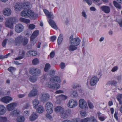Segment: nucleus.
Listing matches in <instances>:
<instances>
[{"label":"nucleus","instance_id":"16","mask_svg":"<svg viewBox=\"0 0 122 122\" xmlns=\"http://www.w3.org/2000/svg\"><path fill=\"white\" fill-rule=\"evenodd\" d=\"M12 98L10 97L6 96L4 97L1 99L2 102L6 103H8L12 101Z\"/></svg>","mask_w":122,"mask_h":122},{"label":"nucleus","instance_id":"49","mask_svg":"<svg viewBox=\"0 0 122 122\" xmlns=\"http://www.w3.org/2000/svg\"><path fill=\"white\" fill-rule=\"evenodd\" d=\"M7 40V39H5L3 41L2 44V45L3 47H4L5 46L6 44Z\"/></svg>","mask_w":122,"mask_h":122},{"label":"nucleus","instance_id":"10","mask_svg":"<svg viewBox=\"0 0 122 122\" xmlns=\"http://www.w3.org/2000/svg\"><path fill=\"white\" fill-rule=\"evenodd\" d=\"M71 113L70 110H67L65 111L63 110V112H61L60 114L61 118L65 119L67 118L68 116L71 114Z\"/></svg>","mask_w":122,"mask_h":122},{"label":"nucleus","instance_id":"45","mask_svg":"<svg viewBox=\"0 0 122 122\" xmlns=\"http://www.w3.org/2000/svg\"><path fill=\"white\" fill-rule=\"evenodd\" d=\"M122 98V94H119L118 95L117 97V100L119 101V102H121V99Z\"/></svg>","mask_w":122,"mask_h":122},{"label":"nucleus","instance_id":"42","mask_svg":"<svg viewBox=\"0 0 122 122\" xmlns=\"http://www.w3.org/2000/svg\"><path fill=\"white\" fill-rule=\"evenodd\" d=\"M39 62L38 59L37 58L34 59L32 61L33 64L34 65H36L38 64Z\"/></svg>","mask_w":122,"mask_h":122},{"label":"nucleus","instance_id":"20","mask_svg":"<svg viewBox=\"0 0 122 122\" xmlns=\"http://www.w3.org/2000/svg\"><path fill=\"white\" fill-rule=\"evenodd\" d=\"M64 110V108L60 106L56 107L55 109V112L56 113H59L60 114L61 112H63Z\"/></svg>","mask_w":122,"mask_h":122},{"label":"nucleus","instance_id":"27","mask_svg":"<svg viewBox=\"0 0 122 122\" xmlns=\"http://www.w3.org/2000/svg\"><path fill=\"white\" fill-rule=\"evenodd\" d=\"M37 117V115L36 114L34 113L30 116L29 119L30 121H33L36 120Z\"/></svg>","mask_w":122,"mask_h":122},{"label":"nucleus","instance_id":"53","mask_svg":"<svg viewBox=\"0 0 122 122\" xmlns=\"http://www.w3.org/2000/svg\"><path fill=\"white\" fill-rule=\"evenodd\" d=\"M65 63L63 62H61L60 64V67L61 69H64L65 67Z\"/></svg>","mask_w":122,"mask_h":122},{"label":"nucleus","instance_id":"44","mask_svg":"<svg viewBox=\"0 0 122 122\" xmlns=\"http://www.w3.org/2000/svg\"><path fill=\"white\" fill-rule=\"evenodd\" d=\"M7 119L5 117H0V122H6Z\"/></svg>","mask_w":122,"mask_h":122},{"label":"nucleus","instance_id":"60","mask_svg":"<svg viewBox=\"0 0 122 122\" xmlns=\"http://www.w3.org/2000/svg\"><path fill=\"white\" fill-rule=\"evenodd\" d=\"M55 53L54 52H52L50 54V56L51 58H53L54 56Z\"/></svg>","mask_w":122,"mask_h":122},{"label":"nucleus","instance_id":"19","mask_svg":"<svg viewBox=\"0 0 122 122\" xmlns=\"http://www.w3.org/2000/svg\"><path fill=\"white\" fill-rule=\"evenodd\" d=\"M39 31L38 30L34 31L32 35L30 37V40L31 41H33L37 37L38 35Z\"/></svg>","mask_w":122,"mask_h":122},{"label":"nucleus","instance_id":"25","mask_svg":"<svg viewBox=\"0 0 122 122\" xmlns=\"http://www.w3.org/2000/svg\"><path fill=\"white\" fill-rule=\"evenodd\" d=\"M32 102L34 108H36L37 107L39 103V101L37 99H35L32 101Z\"/></svg>","mask_w":122,"mask_h":122},{"label":"nucleus","instance_id":"62","mask_svg":"<svg viewBox=\"0 0 122 122\" xmlns=\"http://www.w3.org/2000/svg\"><path fill=\"white\" fill-rule=\"evenodd\" d=\"M92 121L91 122H97L96 119H95L93 117H90V120Z\"/></svg>","mask_w":122,"mask_h":122},{"label":"nucleus","instance_id":"26","mask_svg":"<svg viewBox=\"0 0 122 122\" xmlns=\"http://www.w3.org/2000/svg\"><path fill=\"white\" fill-rule=\"evenodd\" d=\"M15 11H20L22 8H23V7L22 6L20 3H18L16 4L15 6Z\"/></svg>","mask_w":122,"mask_h":122},{"label":"nucleus","instance_id":"12","mask_svg":"<svg viewBox=\"0 0 122 122\" xmlns=\"http://www.w3.org/2000/svg\"><path fill=\"white\" fill-rule=\"evenodd\" d=\"M23 37L21 35L15 38V43L17 46H20L21 44V42L23 39Z\"/></svg>","mask_w":122,"mask_h":122},{"label":"nucleus","instance_id":"3","mask_svg":"<svg viewBox=\"0 0 122 122\" xmlns=\"http://www.w3.org/2000/svg\"><path fill=\"white\" fill-rule=\"evenodd\" d=\"M53 105L51 102H48L46 103L45 108L46 111L48 113L51 114L53 112Z\"/></svg>","mask_w":122,"mask_h":122},{"label":"nucleus","instance_id":"39","mask_svg":"<svg viewBox=\"0 0 122 122\" xmlns=\"http://www.w3.org/2000/svg\"><path fill=\"white\" fill-rule=\"evenodd\" d=\"M90 120V117H86L81 119L80 122H88Z\"/></svg>","mask_w":122,"mask_h":122},{"label":"nucleus","instance_id":"35","mask_svg":"<svg viewBox=\"0 0 122 122\" xmlns=\"http://www.w3.org/2000/svg\"><path fill=\"white\" fill-rule=\"evenodd\" d=\"M28 52L29 53L30 55L33 56H35L37 55V52L33 50H30L28 51Z\"/></svg>","mask_w":122,"mask_h":122},{"label":"nucleus","instance_id":"48","mask_svg":"<svg viewBox=\"0 0 122 122\" xmlns=\"http://www.w3.org/2000/svg\"><path fill=\"white\" fill-rule=\"evenodd\" d=\"M30 105L29 103H26L24 106L23 109V110L25 109H27L29 108L30 107Z\"/></svg>","mask_w":122,"mask_h":122},{"label":"nucleus","instance_id":"46","mask_svg":"<svg viewBox=\"0 0 122 122\" xmlns=\"http://www.w3.org/2000/svg\"><path fill=\"white\" fill-rule=\"evenodd\" d=\"M25 54V52L22 51H20L19 54V56H23V58L24 57Z\"/></svg>","mask_w":122,"mask_h":122},{"label":"nucleus","instance_id":"23","mask_svg":"<svg viewBox=\"0 0 122 122\" xmlns=\"http://www.w3.org/2000/svg\"><path fill=\"white\" fill-rule=\"evenodd\" d=\"M20 112V111L19 110L16 109L11 112L10 115L13 117H17L19 115Z\"/></svg>","mask_w":122,"mask_h":122},{"label":"nucleus","instance_id":"31","mask_svg":"<svg viewBox=\"0 0 122 122\" xmlns=\"http://www.w3.org/2000/svg\"><path fill=\"white\" fill-rule=\"evenodd\" d=\"M19 20L20 21L27 24L28 23L30 22V20H29L22 17L20 18Z\"/></svg>","mask_w":122,"mask_h":122},{"label":"nucleus","instance_id":"36","mask_svg":"<svg viewBox=\"0 0 122 122\" xmlns=\"http://www.w3.org/2000/svg\"><path fill=\"white\" fill-rule=\"evenodd\" d=\"M117 81L115 80H113L112 81H109L108 82V84L112 86L114 85L115 86L117 84Z\"/></svg>","mask_w":122,"mask_h":122},{"label":"nucleus","instance_id":"38","mask_svg":"<svg viewBox=\"0 0 122 122\" xmlns=\"http://www.w3.org/2000/svg\"><path fill=\"white\" fill-rule=\"evenodd\" d=\"M37 79V78L36 77L32 76L30 78L29 80L31 82H35L36 81Z\"/></svg>","mask_w":122,"mask_h":122},{"label":"nucleus","instance_id":"5","mask_svg":"<svg viewBox=\"0 0 122 122\" xmlns=\"http://www.w3.org/2000/svg\"><path fill=\"white\" fill-rule=\"evenodd\" d=\"M70 42L72 44L76 46H78L80 44V40L78 38H73L72 36H71L70 38Z\"/></svg>","mask_w":122,"mask_h":122},{"label":"nucleus","instance_id":"8","mask_svg":"<svg viewBox=\"0 0 122 122\" xmlns=\"http://www.w3.org/2000/svg\"><path fill=\"white\" fill-rule=\"evenodd\" d=\"M24 28V26L21 24H18L16 25L15 27V31L17 33H20L23 31Z\"/></svg>","mask_w":122,"mask_h":122},{"label":"nucleus","instance_id":"32","mask_svg":"<svg viewBox=\"0 0 122 122\" xmlns=\"http://www.w3.org/2000/svg\"><path fill=\"white\" fill-rule=\"evenodd\" d=\"M44 108L41 106H39L37 110V111L39 113H41L43 112L44 111Z\"/></svg>","mask_w":122,"mask_h":122},{"label":"nucleus","instance_id":"58","mask_svg":"<svg viewBox=\"0 0 122 122\" xmlns=\"http://www.w3.org/2000/svg\"><path fill=\"white\" fill-rule=\"evenodd\" d=\"M84 1H85L88 4L90 5L92 4V1L90 0H83Z\"/></svg>","mask_w":122,"mask_h":122},{"label":"nucleus","instance_id":"59","mask_svg":"<svg viewBox=\"0 0 122 122\" xmlns=\"http://www.w3.org/2000/svg\"><path fill=\"white\" fill-rule=\"evenodd\" d=\"M56 39V37L55 36H51V40L53 42Z\"/></svg>","mask_w":122,"mask_h":122},{"label":"nucleus","instance_id":"40","mask_svg":"<svg viewBox=\"0 0 122 122\" xmlns=\"http://www.w3.org/2000/svg\"><path fill=\"white\" fill-rule=\"evenodd\" d=\"M51 67V66L50 64L48 63H46L45 65L44 68V71L46 72L48 71L49 69Z\"/></svg>","mask_w":122,"mask_h":122},{"label":"nucleus","instance_id":"7","mask_svg":"<svg viewBox=\"0 0 122 122\" xmlns=\"http://www.w3.org/2000/svg\"><path fill=\"white\" fill-rule=\"evenodd\" d=\"M79 107L81 108L85 109L88 108L87 103L86 101L83 99H81L79 100Z\"/></svg>","mask_w":122,"mask_h":122},{"label":"nucleus","instance_id":"37","mask_svg":"<svg viewBox=\"0 0 122 122\" xmlns=\"http://www.w3.org/2000/svg\"><path fill=\"white\" fill-rule=\"evenodd\" d=\"M71 95L74 97H76L78 96V94L76 91H73L71 92Z\"/></svg>","mask_w":122,"mask_h":122},{"label":"nucleus","instance_id":"24","mask_svg":"<svg viewBox=\"0 0 122 122\" xmlns=\"http://www.w3.org/2000/svg\"><path fill=\"white\" fill-rule=\"evenodd\" d=\"M6 112V109L4 106L2 105H0V115L4 114Z\"/></svg>","mask_w":122,"mask_h":122},{"label":"nucleus","instance_id":"55","mask_svg":"<svg viewBox=\"0 0 122 122\" xmlns=\"http://www.w3.org/2000/svg\"><path fill=\"white\" fill-rule=\"evenodd\" d=\"M24 6H25L27 7H29L30 6V4L29 2H26L24 3Z\"/></svg>","mask_w":122,"mask_h":122},{"label":"nucleus","instance_id":"21","mask_svg":"<svg viewBox=\"0 0 122 122\" xmlns=\"http://www.w3.org/2000/svg\"><path fill=\"white\" fill-rule=\"evenodd\" d=\"M48 22L49 24L53 28L56 30L58 29L57 26L54 21L53 20L50 19Z\"/></svg>","mask_w":122,"mask_h":122},{"label":"nucleus","instance_id":"6","mask_svg":"<svg viewBox=\"0 0 122 122\" xmlns=\"http://www.w3.org/2000/svg\"><path fill=\"white\" fill-rule=\"evenodd\" d=\"M14 18H10L6 21L5 25L6 27L12 29L13 28V22Z\"/></svg>","mask_w":122,"mask_h":122},{"label":"nucleus","instance_id":"2","mask_svg":"<svg viewBox=\"0 0 122 122\" xmlns=\"http://www.w3.org/2000/svg\"><path fill=\"white\" fill-rule=\"evenodd\" d=\"M21 15L22 16L25 18L29 17L33 19L36 18V15L34 12L30 10H24L21 12Z\"/></svg>","mask_w":122,"mask_h":122},{"label":"nucleus","instance_id":"22","mask_svg":"<svg viewBox=\"0 0 122 122\" xmlns=\"http://www.w3.org/2000/svg\"><path fill=\"white\" fill-rule=\"evenodd\" d=\"M69 45L68 46V49L70 51H73L77 49V46L71 44L69 43Z\"/></svg>","mask_w":122,"mask_h":122},{"label":"nucleus","instance_id":"51","mask_svg":"<svg viewBox=\"0 0 122 122\" xmlns=\"http://www.w3.org/2000/svg\"><path fill=\"white\" fill-rule=\"evenodd\" d=\"M118 67L117 66H115L113 67L111 70V71L112 72H114L117 70Z\"/></svg>","mask_w":122,"mask_h":122},{"label":"nucleus","instance_id":"41","mask_svg":"<svg viewBox=\"0 0 122 122\" xmlns=\"http://www.w3.org/2000/svg\"><path fill=\"white\" fill-rule=\"evenodd\" d=\"M46 15L47 17L49 19H53L54 17L52 13L51 12H49Z\"/></svg>","mask_w":122,"mask_h":122},{"label":"nucleus","instance_id":"9","mask_svg":"<svg viewBox=\"0 0 122 122\" xmlns=\"http://www.w3.org/2000/svg\"><path fill=\"white\" fill-rule=\"evenodd\" d=\"M30 73L33 76H38L40 75V70L36 68H33L31 69Z\"/></svg>","mask_w":122,"mask_h":122},{"label":"nucleus","instance_id":"52","mask_svg":"<svg viewBox=\"0 0 122 122\" xmlns=\"http://www.w3.org/2000/svg\"><path fill=\"white\" fill-rule=\"evenodd\" d=\"M81 14L82 16L84 17L85 18H86L87 17V15L86 13L84 10H83L81 12Z\"/></svg>","mask_w":122,"mask_h":122},{"label":"nucleus","instance_id":"50","mask_svg":"<svg viewBox=\"0 0 122 122\" xmlns=\"http://www.w3.org/2000/svg\"><path fill=\"white\" fill-rule=\"evenodd\" d=\"M55 71L54 70H52L50 71L49 72V74L51 76H53L55 74Z\"/></svg>","mask_w":122,"mask_h":122},{"label":"nucleus","instance_id":"14","mask_svg":"<svg viewBox=\"0 0 122 122\" xmlns=\"http://www.w3.org/2000/svg\"><path fill=\"white\" fill-rule=\"evenodd\" d=\"M17 104L15 102H13L8 105L7 108L8 110L10 111L12 110L16 107Z\"/></svg>","mask_w":122,"mask_h":122},{"label":"nucleus","instance_id":"34","mask_svg":"<svg viewBox=\"0 0 122 122\" xmlns=\"http://www.w3.org/2000/svg\"><path fill=\"white\" fill-rule=\"evenodd\" d=\"M98 117L99 119L102 121H104L105 119L104 115L102 114L101 113L99 114Z\"/></svg>","mask_w":122,"mask_h":122},{"label":"nucleus","instance_id":"15","mask_svg":"<svg viewBox=\"0 0 122 122\" xmlns=\"http://www.w3.org/2000/svg\"><path fill=\"white\" fill-rule=\"evenodd\" d=\"M101 9L102 11L106 14L109 13L110 11V7L107 6H103L101 7Z\"/></svg>","mask_w":122,"mask_h":122},{"label":"nucleus","instance_id":"18","mask_svg":"<svg viewBox=\"0 0 122 122\" xmlns=\"http://www.w3.org/2000/svg\"><path fill=\"white\" fill-rule=\"evenodd\" d=\"M11 11L10 9L8 8H6L3 10V14L5 16H8L10 15Z\"/></svg>","mask_w":122,"mask_h":122},{"label":"nucleus","instance_id":"47","mask_svg":"<svg viewBox=\"0 0 122 122\" xmlns=\"http://www.w3.org/2000/svg\"><path fill=\"white\" fill-rule=\"evenodd\" d=\"M8 70L10 72H12L14 71L15 70V68L11 67L8 69Z\"/></svg>","mask_w":122,"mask_h":122},{"label":"nucleus","instance_id":"4","mask_svg":"<svg viewBox=\"0 0 122 122\" xmlns=\"http://www.w3.org/2000/svg\"><path fill=\"white\" fill-rule=\"evenodd\" d=\"M38 86L36 85H33V89L31 91L28 95L29 97H31L35 96L37 94Z\"/></svg>","mask_w":122,"mask_h":122},{"label":"nucleus","instance_id":"57","mask_svg":"<svg viewBox=\"0 0 122 122\" xmlns=\"http://www.w3.org/2000/svg\"><path fill=\"white\" fill-rule=\"evenodd\" d=\"M26 95V94L25 93L23 94H19L18 95V97L19 98H22L25 97Z\"/></svg>","mask_w":122,"mask_h":122},{"label":"nucleus","instance_id":"33","mask_svg":"<svg viewBox=\"0 0 122 122\" xmlns=\"http://www.w3.org/2000/svg\"><path fill=\"white\" fill-rule=\"evenodd\" d=\"M25 120V118L23 116L18 117L17 119V122H24Z\"/></svg>","mask_w":122,"mask_h":122},{"label":"nucleus","instance_id":"17","mask_svg":"<svg viewBox=\"0 0 122 122\" xmlns=\"http://www.w3.org/2000/svg\"><path fill=\"white\" fill-rule=\"evenodd\" d=\"M99 79H98L97 77L95 76L92 77L90 80V84L92 86H94L95 85L97 81L99 80Z\"/></svg>","mask_w":122,"mask_h":122},{"label":"nucleus","instance_id":"64","mask_svg":"<svg viewBox=\"0 0 122 122\" xmlns=\"http://www.w3.org/2000/svg\"><path fill=\"white\" fill-rule=\"evenodd\" d=\"M117 112H115L114 115V117L117 120L118 119V118L117 116Z\"/></svg>","mask_w":122,"mask_h":122},{"label":"nucleus","instance_id":"56","mask_svg":"<svg viewBox=\"0 0 122 122\" xmlns=\"http://www.w3.org/2000/svg\"><path fill=\"white\" fill-rule=\"evenodd\" d=\"M29 27L30 29L32 30L35 28V25L33 24H30L29 25Z\"/></svg>","mask_w":122,"mask_h":122},{"label":"nucleus","instance_id":"11","mask_svg":"<svg viewBox=\"0 0 122 122\" xmlns=\"http://www.w3.org/2000/svg\"><path fill=\"white\" fill-rule=\"evenodd\" d=\"M77 102L75 100L72 99L70 100L68 102L67 106L70 108H73L77 106Z\"/></svg>","mask_w":122,"mask_h":122},{"label":"nucleus","instance_id":"43","mask_svg":"<svg viewBox=\"0 0 122 122\" xmlns=\"http://www.w3.org/2000/svg\"><path fill=\"white\" fill-rule=\"evenodd\" d=\"M80 114L81 117H85L86 116V113L85 111L82 110L81 111Z\"/></svg>","mask_w":122,"mask_h":122},{"label":"nucleus","instance_id":"29","mask_svg":"<svg viewBox=\"0 0 122 122\" xmlns=\"http://www.w3.org/2000/svg\"><path fill=\"white\" fill-rule=\"evenodd\" d=\"M63 35L60 34L58 37L57 39V43L58 45H60L61 44L63 40Z\"/></svg>","mask_w":122,"mask_h":122},{"label":"nucleus","instance_id":"13","mask_svg":"<svg viewBox=\"0 0 122 122\" xmlns=\"http://www.w3.org/2000/svg\"><path fill=\"white\" fill-rule=\"evenodd\" d=\"M50 97V96L48 94L42 93L41 99L42 101H46L49 100Z\"/></svg>","mask_w":122,"mask_h":122},{"label":"nucleus","instance_id":"54","mask_svg":"<svg viewBox=\"0 0 122 122\" xmlns=\"http://www.w3.org/2000/svg\"><path fill=\"white\" fill-rule=\"evenodd\" d=\"M88 104L90 108L92 109L93 108L94 106L92 103L90 102H89L88 103Z\"/></svg>","mask_w":122,"mask_h":122},{"label":"nucleus","instance_id":"1","mask_svg":"<svg viewBox=\"0 0 122 122\" xmlns=\"http://www.w3.org/2000/svg\"><path fill=\"white\" fill-rule=\"evenodd\" d=\"M60 82L61 80L60 77L55 76L50 79L49 82L46 83V86L51 88L56 89H59L60 86L58 83Z\"/></svg>","mask_w":122,"mask_h":122},{"label":"nucleus","instance_id":"30","mask_svg":"<svg viewBox=\"0 0 122 122\" xmlns=\"http://www.w3.org/2000/svg\"><path fill=\"white\" fill-rule=\"evenodd\" d=\"M113 3L114 6L116 8L119 9H122V7L121 5L116 1H113Z\"/></svg>","mask_w":122,"mask_h":122},{"label":"nucleus","instance_id":"63","mask_svg":"<svg viewBox=\"0 0 122 122\" xmlns=\"http://www.w3.org/2000/svg\"><path fill=\"white\" fill-rule=\"evenodd\" d=\"M24 112L25 113V115L27 116H29V111H25Z\"/></svg>","mask_w":122,"mask_h":122},{"label":"nucleus","instance_id":"61","mask_svg":"<svg viewBox=\"0 0 122 122\" xmlns=\"http://www.w3.org/2000/svg\"><path fill=\"white\" fill-rule=\"evenodd\" d=\"M61 98L63 100H65L67 98V97L66 96L63 95H61Z\"/></svg>","mask_w":122,"mask_h":122},{"label":"nucleus","instance_id":"28","mask_svg":"<svg viewBox=\"0 0 122 122\" xmlns=\"http://www.w3.org/2000/svg\"><path fill=\"white\" fill-rule=\"evenodd\" d=\"M28 41V39L26 37H23V39L21 42V44L23 46H25L27 44Z\"/></svg>","mask_w":122,"mask_h":122}]
</instances>
